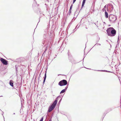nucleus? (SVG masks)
I'll return each mask as SVG.
<instances>
[{
    "instance_id": "nucleus-4",
    "label": "nucleus",
    "mask_w": 121,
    "mask_h": 121,
    "mask_svg": "<svg viewBox=\"0 0 121 121\" xmlns=\"http://www.w3.org/2000/svg\"><path fill=\"white\" fill-rule=\"evenodd\" d=\"M109 20L111 21H113L115 20V16L112 15H110L109 17Z\"/></svg>"
},
{
    "instance_id": "nucleus-15",
    "label": "nucleus",
    "mask_w": 121,
    "mask_h": 121,
    "mask_svg": "<svg viewBox=\"0 0 121 121\" xmlns=\"http://www.w3.org/2000/svg\"><path fill=\"white\" fill-rule=\"evenodd\" d=\"M76 0H73V4H74L75 2L76 1Z\"/></svg>"
},
{
    "instance_id": "nucleus-14",
    "label": "nucleus",
    "mask_w": 121,
    "mask_h": 121,
    "mask_svg": "<svg viewBox=\"0 0 121 121\" xmlns=\"http://www.w3.org/2000/svg\"><path fill=\"white\" fill-rule=\"evenodd\" d=\"M68 87V86H67L65 88V89H65V90L66 91Z\"/></svg>"
},
{
    "instance_id": "nucleus-9",
    "label": "nucleus",
    "mask_w": 121,
    "mask_h": 121,
    "mask_svg": "<svg viewBox=\"0 0 121 121\" xmlns=\"http://www.w3.org/2000/svg\"><path fill=\"white\" fill-rule=\"evenodd\" d=\"M86 0H83L82 5V7H83L84 6V5L85 3Z\"/></svg>"
},
{
    "instance_id": "nucleus-8",
    "label": "nucleus",
    "mask_w": 121,
    "mask_h": 121,
    "mask_svg": "<svg viewBox=\"0 0 121 121\" xmlns=\"http://www.w3.org/2000/svg\"><path fill=\"white\" fill-rule=\"evenodd\" d=\"M105 16L106 17V18H108V13L106 12H105Z\"/></svg>"
},
{
    "instance_id": "nucleus-13",
    "label": "nucleus",
    "mask_w": 121,
    "mask_h": 121,
    "mask_svg": "<svg viewBox=\"0 0 121 121\" xmlns=\"http://www.w3.org/2000/svg\"><path fill=\"white\" fill-rule=\"evenodd\" d=\"M73 6V5L72 4L71 5V6L70 7V10H71L72 8V6Z\"/></svg>"
},
{
    "instance_id": "nucleus-5",
    "label": "nucleus",
    "mask_w": 121,
    "mask_h": 121,
    "mask_svg": "<svg viewBox=\"0 0 121 121\" xmlns=\"http://www.w3.org/2000/svg\"><path fill=\"white\" fill-rule=\"evenodd\" d=\"M55 108V107H54V106H53L51 105L49 106L48 108V112H50L54 109Z\"/></svg>"
},
{
    "instance_id": "nucleus-3",
    "label": "nucleus",
    "mask_w": 121,
    "mask_h": 121,
    "mask_svg": "<svg viewBox=\"0 0 121 121\" xmlns=\"http://www.w3.org/2000/svg\"><path fill=\"white\" fill-rule=\"evenodd\" d=\"M0 60L3 64L6 65H7L8 61L2 58H1L0 59Z\"/></svg>"
},
{
    "instance_id": "nucleus-11",
    "label": "nucleus",
    "mask_w": 121,
    "mask_h": 121,
    "mask_svg": "<svg viewBox=\"0 0 121 121\" xmlns=\"http://www.w3.org/2000/svg\"><path fill=\"white\" fill-rule=\"evenodd\" d=\"M46 76H44V80H43V83H44V82H45V81L46 80Z\"/></svg>"
},
{
    "instance_id": "nucleus-18",
    "label": "nucleus",
    "mask_w": 121,
    "mask_h": 121,
    "mask_svg": "<svg viewBox=\"0 0 121 121\" xmlns=\"http://www.w3.org/2000/svg\"><path fill=\"white\" fill-rule=\"evenodd\" d=\"M45 76H46V73H45Z\"/></svg>"
},
{
    "instance_id": "nucleus-19",
    "label": "nucleus",
    "mask_w": 121,
    "mask_h": 121,
    "mask_svg": "<svg viewBox=\"0 0 121 121\" xmlns=\"http://www.w3.org/2000/svg\"><path fill=\"white\" fill-rule=\"evenodd\" d=\"M58 97L56 98V99H58Z\"/></svg>"
},
{
    "instance_id": "nucleus-17",
    "label": "nucleus",
    "mask_w": 121,
    "mask_h": 121,
    "mask_svg": "<svg viewBox=\"0 0 121 121\" xmlns=\"http://www.w3.org/2000/svg\"><path fill=\"white\" fill-rule=\"evenodd\" d=\"M62 99L61 98V99L60 100V101H59V102L61 101V100Z\"/></svg>"
},
{
    "instance_id": "nucleus-1",
    "label": "nucleus",
    "mask_w": 121,
    "mask_h": 121,
    "mask_svg": "<svg viewBox=\"0 0 121 121\" xmlns=\"http://www.w3.org/2000/svg\"><path fill=\"white\" fill-rule=\"evenodd\" d=\"M106 31L108 35L110 37L114 36L116 34V31L112 27L109 28Z\"/></svg>"
},
{
    "instance_id": "nucleus-6",
    "label": "nucleus",
    "mask_w": 121,
    "mask_h": 121,
    "mask_svg": "<svg viewBox=\"0 0 121 121\" xmlns=\"http://www.w3.org/2000/svg\"><path fill=\"white\" fill-rule=\"evenodd\" d=\"M57 100H55L54 101V102L52 104V106H54V107H55L57 104Z\"/></svg>"
},
{
    "instance_id": "nucleus-16",
    "label": "nucleus",
    "mask_w": 121,
    "mask_h": 121,
    "mask_svg": "<svg viewBox=\"0 0 121 121\" xmlns=\"http://www.w3.org/2000/svg\"><path fill=\"white\" fill-rule=\"evenodd\" d=\"M69 12L70 13H71V10H70V9H69Z\"/></svg>"
},
{
    "instance_id": "nucleus-12",
    "label": "nucleus",
    "mask_w": 121,
    "mask_h": 121,
    "mask_svg": "<svg viewBox=\"0 0 121 121\" xmlns=\"http://www.w3.org/2000/svg\"><path fill=\"white\" fill-rule=\"evenodd\" d=\"M43 117H42V118L41 119H40V121H43Z\"/></svg>"
},
{
    "instance_id": "nucleus-10",
    "label": "nucleus",
    "mask_w": 121,
    "mask_h": 121,
    "mask_svg": "<svg viewBox=\"0 0 121 121\" xmlns=\"http://www.w3.org/2000/svg\"><path fill=\"white\" fill-rule=\"evenodd\" d=\"M65 89H63V90H62L60 92V94H61V93H63L65 91Z\"/></svg>"
},
{
    "instance_id": "nucleus-7",
    "label": "nucleus",
    "mask_w": 121,
    "mask_h": 121,
    "mask_svg": "<svg viewBox=\"0 0 121 121\" xmlns=\"http://www.w3.org/2000/svg\"><path fill=\"white\" fill-rule=\"evenodd\" d=\"M9 84L11 86L13 87V81L12 80H10L9 82Z\"/></svg>"
},
{
    "instance_id": "nucleus-2",
    "label": "nucleus",
    "mask_w": 121,
    "mask_h": 121,
    "mask_svg": "<svg viewBox=\"0 0 121 121\" xmlns=\"http://www.w3.org/2000/svg\"><path fill=\"white\" fill-rule=\"evenodd\" d=\"M67 81L65 80H63L60 81L58 83V84L60 86L65 85L67 84Z\"/></svg>"
},
{
    "instance_id": "nucleus-20",
    "label": "nucleus",
    "mask_w": 121,
    "mask_h": 121,
    "mask_svg": "<svg viewBox=\"0 0 121 121\" xmlns=\"http://www.w3.org/2000/svg\"><path fill=\"white\" fill-rule=\"evenodd\" d=\"M13 114H15V113H13Z\"/></svg>"
}]
</instances>
